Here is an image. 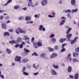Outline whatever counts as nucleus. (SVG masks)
Segmentation results:
<instances>
[{
	"label": "nucleus",
	"mask_w": 79,
	"mask_h": 79,
	"mask_svg": "<svg viewBox=\"0 0 79 79\" xmlns=\"http://www.w3.org/2000/svg\"><path fill=\"white\" fill-rule=\"evenodd\" d=\"M33 67L34 68H35L36 69H37V67L36 66H35V64H34L33 65Z\"/></svg>",
	"instance_id": "46"
},
{
	"label": "nucleus",
	"mask_w": 79,
	"mask_h": 79,
	"mask_svg": "<svg viewBox=\"0 0 79 79\" xmlns=\"http://www.w3.org/2000/svg\"><path fill=\"white\" fill-rule=\"evenodd\" d=\"M46 56V54L45 53H42L40 55V57L41 58L43 57H45V56Z\"/></svg>",
	"instance_id": "15"
},
{
	"label": "nucleus",
	"mask_w": 79,
	"mask_h": 79,
	"mask_svg": "<svg viewBox=\"0 0 79 79\" xmlns=\"http://www.w3.org/2000/svg\"><path fill=\"white\" fill-rule=\"evenodd\" d=\"M65 22V21L63 19L61 20V22L60 23V25L62 26L64 24V23Z\"/></svg>",
	"instance_id": "9"
},
{
	"label": "nucleus",
	"mask_w": 79,
	"mask_h": 79,
	"mask_svg": "<svg viewBox=\"0 0 79 79\" xmlns=\"http://www.w3.org/2000/svg\"><path fill=\"white\" fill-rule=\"evenodd\" d=\"M72 35L71 34H67L66 35V38H67V40L69 42L71 41V39L70 38L71 37Z\"/></svg>",
	"instance_id": "1"
},
{
	"label": "nucleus",
	"mask_w": 79,
	"mask_h": 79,
	"mask_svg": "<svg viewBox=\"0 0 79 79\" xmlns=\"http://www.w3.org/2000/svg\"><path fill=\"white\" fill-rule=\"evenodd\" d=\"M39 74V72H37V73H34L33 74L34 75L36 76L37 75Z\"/></svg>",
	"instance_id": "49"
},
{
	"label": "nucleus",
	"mask_w": 79,
	"mask_h": 79,
	"mask_svg": "<svg viewBox=\"0 0 79 79\" xmlns=\"http://www.w3.org/2000/svg\"><path fill=\"white\" fill-rule=\"evenodd\" d=\"M73 60L74 62H76L77 61V60L76 59L73 58Z\"/></svg>",
	"instance_id": "37"
},
{
	"label": "nucleus",
	"mask_w": 79,
	"mask_h": 79,
	"mask_svg": "<svg viewBox=\"0 0 79 79\" xmlns=\"http://www.w3.org/2000/svg\"><path fill=\"white\" fill-rule=\"evenodd\" d=\"M79 76V74L78 73H76L74 76V79H78Z\"/></svg>",
	"instance_id": "11"
},
{
	"label": "nucleus",
	"mask_w": 79,
	"mask_h": 79,
	"mask_svg": "<svg viewBox=\"0 0 79 79\" xmlns=\"http://www.w3.org/2000/svg\"><path fill=\"white\" fill-rule=\"evenodd\" d=\"M72 30V28H69L68 31L66 32V33L67 34H68L70 33V31L71 30Z\"/></svg>",
	"instance_id": "26"
},
{
	"label": "nucleus",
	"mask_w": 79,
	"mask_h": 79,
	"mask_svg": "<svg viewBox=\"0 0 79 79\" xmlns=\"http://www.w3.org/2000/svg\"><path fill=\"white\" fill-rule=\"evenodd\" d=\"M20 33H26V31H25L21 30V31H20Z\"/></svg>",
	"instance_id": "34"
},
{
	"label": "nucleus",
	"mask_w": 79,
	"mask_h": 79,
	"mask_svg": "<svg viewBox=\"0 0 79 79\" xmlns=\"http://www.w3.org/2000/svg\"><path fill=\"white\" fill-rule=\"evenodd\" d=\"M4 35L5 36H6V35H8L10 36V34L8 32H5L4 34Z\"/></svg>",
	"instance_id": "29"
},
{
	"label": "nucleus",
	"mask_w": 79,
	"mask_h": 79,
	"mask_svg": "<svg viewBox=\"0 0 79 79\" xmlns=\"http://www.w3.org/2000/svg\"><path fill=\"white\" fill-rule=\"evenodd\" d=\"M31 65H28V64H27V68H29V69H31Z\"/></svg>",
	"instance_id": "41"
},
{
	"label": "nucleus",
	"mask_w": 79,
	"mask_h": 79,
	"mask_svg": "<svg viewBox=\"0 0 79 79\" xmlns=\"http://www.w3.org/2000/svg\"><path fill=\"white\" fill-rule=\"evenodd\" d=\"M67 45V44H62L61 46V47L62 48H64V46H65Z\"/></svg>",
	"instance_id": "36"
},
{
	"label": "nucleus",
	"mask_w": 79,
	"mask_h": 79,
	"mask_svg": "<svg viewBox=\"0 0 79 79\" xmlns=\"http://www.w3.org/2000/svg\"><path fill=\"white\" fill-rule=\"evenodd\" d=\"M76 0L72 1H71V3L72 5H73V6H75L76 5Z\"/></svg>",
	"instance_id": "10"
},
{
	"label": "nucleus",
	"mask_w": 79,
	"mask_h": 79,
	"mask_svg": "<svg viewBox=\"0 0 79 79\" xmlns=\"http://www.w3.org/2000/svg\"><path fill=\"white\" fill-rule=\"evenodd\" d=\"M54 49L56 50H57L58 49V47L57 46H56L55 48Z\"/></svg>",
	"instance_id": "54"
},
{
	"label": "nucleus",
	"mask_w": 79,
	"mask_h": 79,
	"mask_svg": "<svg viewBox=\"0 0 79 79\" xmlns=\"http://www.w3.org/2000/svg\"><path fill=\"white\" fill-rule=\"evenodd\" d=\"M40 14H38L37 15H35V17L36 18H39L40 17Z\"/></svg>",
	"instance_id": "38"
},
{
	"label": "nucleus",
	"mask_w": 79,
	"mask_h": 79,
	"mask_svg": "<svg viewBox=\"0 0 79 79\" xmlns=\"http://www.w3.org/2000/svg\"><path fill=\"white\" fill-rule=\"evenodd\" d=\"M48 49L49 51H50L51 52H53L54 50V49H52V48H51L50 47L48 48Z\"/></svg>",
	"instance_id": "25"
},
{
	"label": "nucleus",
	"mask_w": 79,
	"mask_h": 79,
	"mask_svg": "<svg viewBox=\"0 0 79 79\" xmlns=\"http://www.w3.org/2000/svg\"><path fill=\"white\" fill-rule=\"evenodd\" d=\"M57 56V54L55 53H53L52 55L50 56L51 58H54L56 57Z\"/></svg>",
	"instance_id": "5"
},
{
	"label": "nucleus",
	"mask_w": 79,
	"mask_h": 79,
	"mask_svg": "<svg viewBox=\"0 0 79 79\" xmlns=\"http://www.w3.org/2000/svg\"><path fill=\"white\" fill-rule=\"evenodd\" d=\"M71 12V10H67L65 11V12L66 13H70Z\"/></svg>",
	"instance_id": "32"
},
{
	"label": "nucleus",
	"mask_w": 79,
	"mask_h": 79,
	"mask_svg": "<svg viewBox=\"0 0 79 79\" xmlns=\"http://www.w3.org/2000/svg\"><path fill=\"white\" fill-rule=\"evenodd\" d=\"M9 19V17L8 16H7L5 17V19Z\"/></svg>",
	"instance_id": "52"
},
{
	"label": "nucleus",
	"mask_w": 79,
	"mask_h": 79,
	"mask_svg": "<svg viewBox=\"0 0 79 79\" xmlns=\"http://www.w3.org/2000/svg\"><path fill=\"white\" fill-rule=\"evenodd\" d=\"M33 44L34 45V47L37 45L36 43L35 42L33 43Z\"/></svg>",
	"instance_id": "58"
},
{
	"label": "nucleus",
	"mask_w": 79,
	"mask_h": 79,
	"mask_svg": "<svg viewBox=\"0 0 79 79\" xmlns=\"http://www.w3.org/2000/svg\"><path fill=\"white\" fill-rule=\"evenodd\" d=\"M78 54L77 52H74L73 53V56L74 57H77Z\"/></svg>",
	"instance_id": "13"
},
{
	"label": "nucleus",
	"mask_w": 79,
	"mask_h": 79,
	"mask_svg": "<svg viewBox=\"0 0 79 79\" xmlns=\"http://www.w3.org/2000/svg\"><path fill=\"white\" fill-rule=\"evenodd\" d=\"M35 38H32L31 39V42L33 43L34 42Z\"/></svg>",
	"instance_id": "59"
},
{
	"label": "nucleus",
	"mask_w": 79,
	"mask_h": 79,
	"mask_svg": "<svg viewBox=\"0 0 79 79\" xmlns=\"http://www.w3.org/2000/svg\"><path fill=\"white\" fill-rule=\"evenodd\" d=\"M66 40V39L65 38H64V39H61L60 40V43H62L64 41H65Z\"/></svg>",
	"instance_id": "16"
},
{
	"label": "nucleus",
	"mask_w": 79,
	"mask_h": 79,
	"mask_svg": "<svg viewBox=\"0 0 79 79\" xmlns=\"http://www.w3.org/2000/svg\"><path fill=\"white\" fill-rule=\"evenodd\" d=\"M21 57H19L18 56H17L15 58V60L18 62L19 61V63H22L21 61H20L21 60Z\"/></svg>",
	"instance_id": "2"
},
{
	"label": "nucleus",
	"mask_w": 79,
	"mask_h": 79,
	"mask_svg": "<svg viewBox=\"0 0 79 79\" xmlns=\"http://www.w3.org/2000/svg\"><path fill=\"white\" fill-rule=\"evenodd\" d=\"M5 12V11L3 10H1V9L0 8V13H3Z\"/></svg>",
	"instance_id": "47"
},
{
	"label": "nucleus",
	"mask_w": 79,
	"mask_h": 79,
	"mask_svg": "<svg viewBox=\"0 0 79 79\" xmlns=\"http://www.w3.org/2000/svg\"><path fill=\"white\" fill-rule=\"evenodd\" d=\"M23 47V45L22 44H21L20 45L19 48H22Z\"/></svg>",
	"instance_id": "56"
},
{
	"label": "nucleus",
	"mask_w": 79,
	"mask_h": 79,
	"mask_svg": "<svg viewBox=\"0 0 79 79\" xmlns=\"http://www.w3.org/2000/svg\"><path fill=\"white\" fill-rule=\"evenodd\" d=\"M52 66L53 67H54V68L56 69H58L59 68V67L57 65L55 66L54 64H53Z\"/></svg>",
	"instance_id": "18"
},
{
	"label": "nucleus",
	"mask_w": 79,
	"mask_h": 79,
	"mask_svg": "<svg viewBox=\"0 0 79 79\" xmlns=\"http://www.w3.org/2000/svg\"><path fill=\"white\" fill-rule=\"evenodd\" d=\"M23 19V17L22 16H21L19 18V19L20 20H22Z\"/></svg>",
	"instance_id": "43"
},
{
	"label": "nucleus",
	"mask_w": 79,
	"mask_h": 79,
	"mask_svg": "<svg viewBox=\"0 0 79 79\" xmlns=\"http://www.w3.org/2000/svg\"><path fill=\"white\" fill-rule=\"evenodd\" d=\"M23 56H26L27 54L26 52H23L22 54H21Z\"/></svg>",
	"instance_id": "30"
},
{
	"label": "nucleus",
	"mask_w": 79,
	"mask_h": 79,
	"mask_svg": "<svg viewBox=\"0 0 79 79\" xmlns=\"http://www.w3.org/2000/svg\"><path fill=\"white\" fill-rule=\"evenodd\" d=\"M72 10L73 12H76L78 11V9L77 8H76L75 9L73 10Z\"/></svg>",
	"instance_id": "44"
},
{
	"label": "nucleus",
	"mask_w": 79,
	"mask_h": 79,
	"mask_svg": "<svg viewBox=\"0 0 79 79\" xmlns=\"http://www.w3.org/2000/svg\"><path fill=\"white\" fill-rule=\"evenodd\" d=\"M22 40V39L20 37L18 38L17 39V42L18 43L21 42Z\"/></svg>",
	"instance_id": "14"
},
{
	"label": "nucleus",
	"mask_w": 79,
	"mask_h": 79,
	"mask_svg": "<svg viewBox=\"0 0 79 79\" xmlns=\"http://www.w3.org/2000/svg\"><path fill=\"white\" fill-rule=\"evenodd\" d=\"M48 16L50 18H53L55 17V15H48Z\"/></svg>",
	"instance_id": "40"
},
{
	"label": "nucleus",
	"mask_w": 79,
	"mask_h": 79,
	"mask_svg": "<svg viewBox=\"0 0 79 79\" xmlns=\"http://www.w3.org/2000/svg\"><path fill=\"white\" fill-rule=\"evenodd\" d=\"M24 40H29L30 39L27 36H24Z\"/></svg>",
	"instance_id": "17"
},
{
	"label": "nucleus",
	"mask_w": 79,
	"mask_h": 79,
	"mask_svg": "<svg viewBox=\"0 0 79 79\" xmlns=\"http://www.w3.org/2000/svg\"><path fill=\"white\" fill-rule=\"evenodd\" d=\"M0 77H1L3 79H4V76L2 74H1L0 75Z\"/></svg>",
	"instance_id": "48"
},
{
	"label": "nucleus",
	"mask_w": 79,
	"mask_h": 79,
	"mask_svg": "<svg viewBox=\"0 0 79 79\" xmlns=\"http://www.w3.org/2000/svg\"><path fill=\"white\" fill-rule=\"evenodd\" d=\"M71 56V54H69L68 55V57H67L66 58V60L69 59V57H70Z\"/></svg>",
	"instance_id": "45"
},
{
	"label": "nucleus",
	"mask_w": 79,
	"mask_h": 79,
	"mask_svg": "<svg viewBox=\"0 0 79 79\" xmlns=\"http://www.w3.org/2000/svg\"><path fill=\"white\" fill-rule=\"evenodd\" d=\"M29 61V60L28 59H26V60H25V59H23L22 60V61L24 63H26L27 62Z\"/></svg>",
	"instance_id": "27"
},
{
	"label": "nucleus",
	"mask_w": 79,
	"mask_h": 79,
	"mask_svg": "<svg viewBox=\"0 0 79 79\" xmlns=\"http://www.w3.org/2000/svg\"><path fill=\"white\" fill-rule=\"evenodd\" d=\"M69 59L70 62H71L72 61V58H71L69 57Z\"/></svg>",
	"instance_id": "63"
},
{
	"label": "nucleus",
	"mask_w": 79,
	"mask_h": 79,
	"mask_svg": "<svg viewBox=\"0 0 79 79\" xmlns=\"http://www.w3.org/2000/svg\"><path fill=\"white\" fill-rule=\"evenodd\" d=\"M3 16L1 15L0 16V20L2 19L3 18Z\"/></svg>",
	"instance_id": "57"
},
{
	"label": "nucleus",
	"mask_w": 79,
	"mask_h": 79,
	"mask_svg": "<svg viewBox=\"0 0 79 79\" xmlns=\"http://www.w3.org/2000/svg\"><path fill=\"white\" fill-rule=\"evenodd\" d=\"M9 31L11 32H12L13 31V30H9Z\"/></svg>",
	"instance_id": "64"
},
{
	"label": "nucleus",
	"mask_w": 79,
	"mask_h": 79,
	"mask_svg": "<svg viewBox=\"0 0 79 79\" xmlns=\"http://www.w3.org/2000/svg\"><path fill=\"white\" fill-rule=\"evenodd\" d=\"M51 72L52 75H56L57 74V73H56L55 71L53 69H52L51 70Z\"/></svg>",
	"instance_id": "4"
},
{
	"label": "nucleus",
	"mask_w": 79,
	"mask_h": 79,
	"mask_svg": "<svg viewBox=\"0 0 79 79\" xmlns=\"http://www.w3.org/2000/svg\"><path fill=\"white\" fill-rule=\"evenodd\" d=\"M28 7L31 6H32V2H29L28 3Z\"/></svg>",
	"instance_id": "20"
},
{
	"label": "nucleus",
	"mask_w": 79,
	"mask_h": 79,
	"mask_svg": "<svg viewBox=\"0 0 79 79\" xmlns=\"http://www.w3.org/2000/svg\"><path fill=\"white\" fill-rule=\"evenodd\" d=\"M2 27L3 28L5 29L6 28V24H3L2 26Z\"/></svg>",
	"instance_id": "19"
},
{
	"label": "nucleus",
	"mask_w": 79,
	"mask_h": 79,
	"mask_svg": "<svg viewBox=\"0 0 79 79\" xmlns=\"http://www.w3.org/2000/svg\"><path fill=\"white\" fill-rule=\"evenodd\" d=\"M72 70L71 67L69 66L68 68V72L69 73H71Z\"/></svg>",
	"instance_id": "12"
},
{
	"label": "nucleus",
	"mask_w": 79,
	"mask_h": 79,
	"mask_svg": "<svg viewBox=\"0 0 79 79\" xmlns=\"http://www.w3.org/2000/svg\"><path fill=\"white\" fill-rule=\"evenodd\" d=\"M20 31L21 28H19L16 30L15 32L16 33H17V34H19V33L20 32Z\"/></svg>",
	"instance_id": "6"
},
{
	"label": "nucleus",
	"mask_w": 79,
	"mask_h": 79,
	"mask_svg": "<svg viewBox=\"0 0 79 79\" xmlns=\"http://www.w3.org/2000/svg\"><path fill=\"white\" fill-rule=\"evenodd\" d=\"M48 1L46 0H43L41 2V4L42 6H44L47 4Z\"/></svg>",
	"instance_id": "3"
},
{
	"label": "nucleus",
	"mask_w": 79,
	"mask_h": 79,
	"mask_svg": "<svg viewBox=\"0 0 79 79\" xmlns=\"http://www.w3.org/2000/svg\"><path fill=\"white\" fill-rule=\"evenodd\" d=\"M19 7V6H15L14 7V8L15 9H17Z\"/></svg>",
	"instance_id": "50"
},
{
	"label": "nucleus",
	"mask_w": 79,
	"mask_h": 79,
	"mask_svg": "<svg viewBox=\"0 0 79 79\" xmlns=\"http://www.w3.org/2000/svg\"><path fill=\"white\" fill-rule=\"evenodd\" d=\"M42 43H39V42H38L37 43V45L39 46H42Z\"/></svg>",
	"instance_id": "33"
},
{
	"label": "nucleus",
	"mask_w": 79,
	"mask_h": 79,
	"mask_svg": "<svg viewBox=\"0 0 79 79\" xmlns=\"http://www.w3.org/2000/svg\"><path fill=\"white\" fill-rule=\"evenodd\" d=\"M25 19L26 20L28 21L31 20V18L30 16H27Z\"/></svg>",
	"instance_id": "23"
},
{
	"label": "nucleus",
	"mask_w": 79,
	"mask_h": 79,
	"mask_svg": "<svg viewBox=\"0 0 79 79\" xmlns=\"http://www.w3.org/2000/svg\"><path fill=\"white\" fill-rule=\"evenodd\" d=\"M11 2H12L11 0H9L7 1V2L8 4H9V3H10Z\"/></svg>",
	"instance_id": "55"
},
{
	"label": "nucleus",
	"mask_w": 79,
	"mask_h": 79,
	"mask_svg": "<svg viewBox=\"0 0 79 79\" xmlns=\"http://www.w3.org/2000/svg\"><path fill=\"white\" fill-rule=\"evenodd\" d=\"M67 16H68V17H69V18H71V16H70V15L69 14H68L67 15Z\"/></svg>",
	"instance_id": "60"
},
{
	"label": "nucleus",
	"mask_w": 79,
	"mask_h": 79,
	"mask_svg": "<svg viewBox=\"0 0 79 79\" xmlns=\"http://www.w3.org/2000/svg\"><path fill=\"white\" fill-rule=\"evenodd\" d=\"M55 35L53 34H52L49 37L50 38H53L55 37Z\"/></svg>",
	"instance_id": "31"
},
{
	"label": "nucleus",
	"mask_w": 79,
	"mask_h": 79,
	"mask_svg": "<svg viewBox=\"0 0 79 79\" xmlns=\"http://www.w3.org/2000/svg\"><path fill=\"white\" fill-rule=\"evenodd\" d=\"M19 44H16V45L15 46V47H16H16H19Z\"/></svg>",
	"instance_id": "61"
},
{
	"label": "nucleus",
	"mask_w": 79,
	"mask_h": 79,
	"mask_svg": "<svg viewBox=\"0 0 79 79\" xmlns=\"http://www.w3.org/2000/svg\"><path fill=\"white\" fill-rule=\"evenodd\" d=\"M26 68L25 67H24L23 68V69L21 71L22 72H24V71H26Z\"/></svg>",
	"instance_id": "39"
},
{
	"label": "nucleus",
	"mask_w": 79,
	"mask_h": 79,
	"mask_svg": "<svg viewBox=\"0 0 79 79\" xmlns=\"http://www.w3.org/2000/svg\"><path fill=\"white\" fill-rule=\"evenodd\" d=\"M32 56L35 55V56H38V55L35 52H34V53L32 54Z\"/></svg>",
	"instance_id": "42"
},
{
	"label": "nucleus",
	"mask_w": 79,
	"mask_h": 79,
	"mask_svg": "<svg viewBox=\"0 0 79 79\" xmlns=\"http://www.w3.org/2000/svg\"><path fill=\"white\" fill-rule=\"evenodd\" d=\"M56 40L54 38H53L52 40H51V41L52 43H55L56 42Z\"/></svg>",
	"instance_id": "22"
},
{
	"label": "nucleus",
	"mask_w": 79,
	"mask_h": 79,
	"mask_svg": "<svg viewBox=\"0 0 79 79\" xmlns=\"http://www.w3.org/2000/svg\"><path fill=\"white\" fill-rule=\"evenodd\" d=\"M65 51V48H63V49L61 50V52H63Z\"/></svg>",
	"instance_id": "53"
},
{
	"label": "nucleus",
	"mask_w": 79,
	"mask_h": 79,
	"mask_svg": "<svg viewBox=\"0 0 79 79\" xmlns=\"http://www.w3.org/2000/svg\"><path fill=\"white\" fill-rule=\"evenodd\" d=\"M43 28V26L42 25H40L39 27V29L40 30L42 31V29Z\"/></svg>",
	"instance_id": "28"
},
{
	"label": "nucleus",
	"mask_w": 79,
	"mask_h": 79,
	"mask_svg": "<svg viewBox=\"0 0 79 79\" xmlns=\"http://www.w3.org/2000/svg\"><path fill=\"white\" fill-rule=\"evenodd\" d=\"M9 43L11 45L13 44L14 43L15 44H17V43L16 42V41L15 40L10 41H9Z\"/></svg>",
	"instance_id": "7"
},
{
	"label": "nucleus",
	"mask_w": 79,
	"mask_h": 79,
	"mask_svg": "<svg viewBox=\"0 0 79 79\" xmlns=\"http://www.w3.org/2000/svg\"><path fill=\"white\" fill-rule=\"evenodd\" d=\"M78 38V37H76L73 40L71 41V44H73L74 42L76 41L77 40Z\"/></svg>",
	"instance_id": "8"
},
{
	"label": "nucleus",
	"mask_w": 79,
	"mask_h": 79,
	"mask_svg": "<svg viewBox=\"0 0 79 79\" xmlns=\"http://www.w3.org/2000/svg\"><path fill=\"white\" fill-rule=\"evenodd\" d=\"M38 43H42V41L41 40H40L39 41V42H38Z\"/></svg>",
	"instance_id": "62"
},
{
	"label": "nucleus",
	"mask_w": 79,
	"mask_h": 79,
	"mask_svg": "<svg viewBox=\"0 0 79 79\" xmlns=\"http://www.w3.org/2000/svg\"><path fill=\"white\" fill-rule=\"evenodd\" d=\"M6 51L7 52V53L8 54H10L11 52V50L10 49H9L8 48H7L6 49Z\"/></svg>",
	"instance_id": "21"
},
{
	"label": "nucleus",
	"mask_w": 79,
	"mask_h": 79,
	"mask_svg": "<svg viewBox=\"0 0 79 79\" xmlns=\"http://www.w3.org/2000/svg\"><path fill=\"white\" fill-rule=\"evenodd\" d=\"M76 51L77 52H79V47L77 48L76 49Z\"/></svg>",
	"instance_id": "51"
},
{
	"label": "nucleus",
	"mask_w": 79,
	"mask_h": 79,
	"mask_svg": "<svg viewBox=\"0 0 79 79\" xmlns=\"http://www.w3.org/2000/svg\"><path fill=\"white\" fill-rule=\"evenodd\" d=\"M24 50L26 52L27 54V55L28 54V53L29 52H30V51L28 49H27L26 48H24Z\"/></svg>",
	"instance_id": "24"
},
{
	"label": "nucleus",
	"mask_w": 79,
	"mask_h": 79,
	"mask_svg": "<svg viewBox=\"0 0 79 79\" xmlns=\"http://www.w3.org/2000/svg\"><path fill=\"white\" fill-rule=\"evenodd\" d=\"M23 73L24 75H28L29 74L28 73H27L26 72H25V71L23 72Z\"/></svg>",
	"instance_id": "35"
}]
</instances>
